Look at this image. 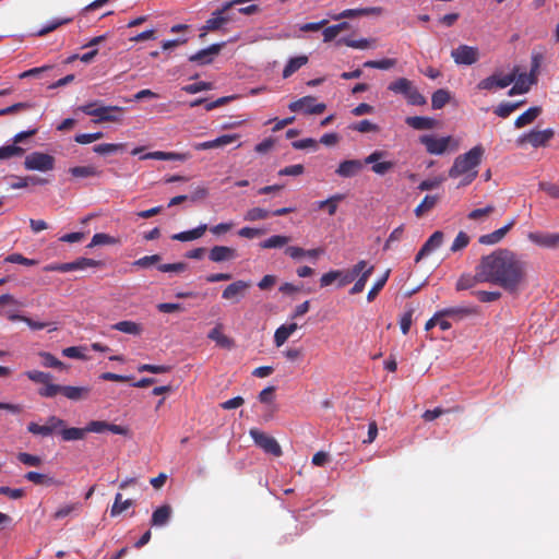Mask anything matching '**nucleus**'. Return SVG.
Wrapping results in <instances>:
<instances>
[{
	"label": "nucleus",
	"instance_id": "f257e3e1",
	"mask_svg": "<svg viewBox=\"0 0 559 559\" xmlns=\"http://www.w3.org/2000/svg\"><path fill=\"white\" fill-rule=\"evenodd\" d=\"M480 275L486 283L495 284L515 294L526 283L527 263L509 249H497L480 259Z\"/></svg>",
	"mask_w": 559,
	"mask_h": 559
},
{
	"label": "nucleus",
	"instance_id": "f03ea898",
	"mask_svg": "<svg viewBox=\"0 0 559 559\" xmlns=\"http://www.w3.org/2000/svg\"><path fill=\"white\" fill-rule=\"evenodd\" d=\"M485 148L481 145H476L468 152L459 155L449 169L450 178H460L461 182L459 187H465L471 185L478 175L477 167L481 163Z\"/></svg>",
	"mask_w": 559,
	"mask_h": 559
},
{
	"label": "nucleus",
	"instance_id": "7ed1b4c3",
	"mask_svg": "<svg viewBox=\"0 0 559 559\" xmlns=\"http://www.w3.org/2000/svg\"><path fill=\"white\" fill-rule=\"evenodd\" d=\"M78 110L84 112L85 115L96 117L93 121L95 123L109 121L116 122L120 120V116L123 112V108L119 106H98L97 102H92L85 105H82L78 108Z\"/></svg>",
	"mask_w": 559,
	"mask_h": 559
},
{
	"label": "nucleus",
	"instance_id": "20e7f679",
	"mask_svg": "<svg viewBox=\"0 0 559 559\" xmlns=\"http://www.w3.org/2000/svg\"><path fill=\"white\" fill-rule=\"evenodd\" d=\"M555 131L551 128L538 131V130H531L527 133L521 134L515 143L519 147H523L526 144H530L534 148L538 147H545L547 146L548 142L554 138Z\"/></svg>",
	"mask_w": 559,
	"mask_h": 559
},
{
	"label": "nucleus",
	"instance_id": "39448f33",
	"mask_svg": "<svg viewBox=\"0 0 559 559\" xmlns=\"http://www.w3.org/2000/svg\"><path fill=\"white\" fill-rule=\"evenodd\" d=\"M519 67H514L513 70L506 74L493 73L492 75L481 80L477 84L478 90L492 91L495 88H506L514 82L516 79V72Z\"/></svg>",
	"mask_w": 559,
	"mask_h": 559
},
{
	"label": "nucleus",
	"instance_id": "423d86ee",
	"mask_svg": "<svg viewBox=\"0 0 559 559\" xmlns=\"http://www.w3.org/2000/svg\"><path fill=\"white\" fill-rule=\"evenodd\" d=\"M249 435L253 439L254 443L259 448H261L265 453L276 457L283 454L282 448L275 438L255 428L250 429Z\"/></svg>",
	"mask_w": 559,
	"mask_h": 559
},
{
	"label": "nucleus",
	"instance_id": "0eeeda50",
	"mask_svg": "<svg viewBox=\"0 0 559 559\" xmlns=\"http://www.w3.org/2000/svg\"><path fill=\"white\" fill-rule=\"evenodd\" d=\"M55 162V157L49 154L33 152L25 157L24 167L27 170L49 171L53 169Z\"/></svg>",
	"mask_w": 559,
	"mask_h": 559
},
{
	"label": "nucleus",
	"instance_id": "6e6552de",
	"mask_svg": "<svg viewBox=\"0 0 559 559\" xmlns=\"http://www.w3.org/2000/svg\"><path fill=\"white\" fill-rule=\"evenodd\" d=\"M314 96H304L288 105V109L293 112H304L306 115H320L326 106L323 103H316Z\"/></svg>",
	"mask_w": 559,
	"mask_h": 559
},
{
	"label": "nucleus",
	"instance_id": "1a4fd4ad",
	"mask_svg": "<svg viewBox=\"0 0 559 559\" xmlns=\"http://www.w3.org/2000/svg\"><path fill=\"white\" fill-rule=\"evenodd\" d=\"M419 142L425 145L426 151L431 155H442L449 148L452 136L437 138L431 134H424L419 138Z\"/></svg>",
	"mask_w": 559,
	"mask_h": 559
},
{
	"label": "nucleus",
	"instance_id": "9d476101",
	"mask_svg": "<svg viewBox=\"0 0 559 559\" xmlns=\"http://www.w3.org/2000/svg\"><path fill=\"white\" fill-rule=\"evenodd\" d=\"M451 57L456 64L472 66L479 59V51L477 47L460 45L451 51Z\"/></svg>",
	"mask_w": 559,
	"mask_h": 559
},
{
	"label": "nucleus",
	"instance_id": "9b49d317",
	"mask_svg": "<svg viewBox=\"0 0 559 559\" xmlns=\"http://www.w3.org/2000/svg\"><path fill=\"white\" fill-rule=\"evenodd\" d=\"M386 153L384 151H374L364 159V163L371 164V170L377 175L383 176L394 168L393 162H381V158Z\"/></svg>",
	"mask_w": 559,
	"mask_h": 559
},
{
	"label": "nucleus",
	"instance_id": "f8f14e48",
	"mask_svg": "<svg viewBox=\"0 0 559 559\" xmlns=\"http://www.w3.org/2000/svg\"><path fill=\"white\" fill-rule=\"evenodd\" d=\"M98 264H99V262L95 261L93 259L80 258L73 262L49 265L46 267V270L66 273V272H71V271H76V270H83L86 267H94V266H97Z\"/></svg>",
	"mask_w": 559,
	"mask_h": 559
},
{
	"label": "nucleus",
	"instance_id": "ddd939ff",
	"mask_svg": "<svg viewBox=\"0 0 559 559\" xmlns=\"http://www.w3.org/2000/svg\"><path fill=\"white\" fill-rule=\"evenodd\" d=\"M527 238L538 247L547 249H555L559 247V233L532 231L527 235Z\"/></svg>",
	"mask_w": 559,
	"mask_h": 559
},
{
	"label": "nucleus",
	"instance_id": "4468645a",
	"mask_svg": "<svg viewBox=\"0 0 559 559\" xmlns=\"http://www.w3.org/2000/svg\"><path fill=\"white\" fill-rule=\"evenodd\" d=\"M229 9H225V4L214 11L212 13V16L205 22V25L203 26V31L205 32H214L217 29H221L224 25L231 22V16L228 14Z\"/></svg>",
	"mask_w": 559,
	"mask_h": 559
},
{
	"label": "nucleus",
	"instance_id": "2eb2a0df",
	"mask_svg": "<svg viewBox=\"0 0 559 559\" xmlns=\"http://www.w3.org/2000/svg\"><path fill=\"white\" fill-rule=\"evenodd\" d=\"M251 286L250 282L246 281H236L226 286V288L223 290L222 297L227 300H233L235 302H238L241 297H243L248 290V288Z\"/></svg>",
	"mask_w": 559,
	"mask_h": 559
},
{
	"label": "nucleus",
	"instance_id": "dca6fc26",
	"mask_svg": "<svg viewBox=\"0 0 559 559\" xmlns=\"http://www.w3.org/2000/svg\"><path fill=\"white\" fill-rule=\"evenodd\" d=\"M224 45L225 43L213 44L210 47L202 49L194 55H191L189 57V61L197 62L199 64H209L212 62L213 57L221 52Z\"/></svg>",
	"mask_w": 559,
	"mask_h": 559
},
{
	"label": "nucleus",
	"instance_id": "f3484780",
	"mask_svg": "<svg viewBox=\"0 0 559 559\" xmlns=\"http://www.w3.org/2000/svg\"><path fill=\"white\" fill-rule=\"evenodd\" d=\"M364 162L359 159H346L340 163L335 174L342 178H352L357 176L364 168Z\"/></svg>",
	"mask_w": 559,
	"mask_h": 559
},
{
	"label": "nucleus",
	"instance_id": "a211bd4d",
	"mask_svg": "<svg viewBox=\"0 0 559 559\" xmlns=\"http://www.w3.org/2000/svg\"><path fill=\"white\" fill-rule=\"evenodd\" d=\"M442 241L443 233L440 230L435 231L416 254L415 262L418 263L425 257L429 255L432 251L438 249L441 246Z\"/></svg>",
	"mask_w": 559,
	"mask_h": 559
},
{
	"label": "nucleus",
	"instance_id": "6ab92c4d",
	"mask_svg": "<svg viewBox=\"0 0 559 559\" xmlns=\"http://www.w3.org/2000/svg\"><path fill=\"white\" fill-rule=\"evenodd\" d=\"M481 272V264L480 262L475 267V274H463L460 276V278L456 282V290H465L474 287L477 283H486V280L484 277L479 276Z\"/></svg>",
	"mask_w": 559,
	"mask_h": 559
},
{
	"label": "nucleus",
	"instance_id": "aec40b11",
	"mask_svg": "<svg viewBox=\"0 0 559 559\" xmlns=\"http://www.w3.org/2000/svg\"><path fill=\"white\" fill-rule=\"evenodd\" d=\"M513 83L514 85L508 92L509 96L525 94L530 91L532 85L536 84L527 76V73H519V71L516 72V79Z\"/></svg>",
	"mask_w": 559,
	"mask_h": 559
},
{
	"label": "nucleus",
	"instance_id": "412c9836",
	"mask_svg": "<svg viewBox=\"0 0 559 559\" xmlns=\"http://www.w3.org/2000/svg\"><path fill=\"white\" fill-rule=\"evenodd\" d=\"M515 225V219H510L503 227L479 237V242L483 245H495L501 241L508 231Z\"/></svg>",
	"mask_w": 559,
	"mask_h": 559
},
{
	"label": "nucleus",
	"instance_id": "4be33fe9",
	"mask_svg": "<svg viewBox=\"0 0 559 559\" xmlns=\"http://www.w3.org/2000/svg\"><path fill=\"white\" fill-rule=\"evenodd\" d=\"M236 250L226 246H214L209 253L212 262H224L236 258Z\"/></svg>",
	"mask_w": 559,
	"mask_h": 559
},
{
	"label": "nucleus",
	"instance_id": "5701e85b",
	"mask_svg": "<svg viewBox=\"0 0 559 559\" xmlns=\"http://www.w3.org/2000/svg\"><path fill=\"white\" fill-rule=\"evenodd\" d=\"M405 123L415 130H431L437 127L438 121L431 117L413 116L407 117Z\"/></svg>",
	"mask_w": 559,
	"mask_h": 559
},
{
	"label": "nucleus",
	"instance_id": "b1692460",
	"mask_svg": "<svg viewBox=\"0 0 559 559\" xmlns=\"http://www.w3.org/2000/svg\"><path fill=\"white\" fill-rule=\"evenodd\" d=\"M90 392L88 386L62 385L61 394L71 401H81L87 399Z\"/></svg>",
	"mask_w": 559,
	"mask_h": 559
},
{
	"label": "nucleus",
	"instance_id": "393cba45",
	"mask_svg": "<svg viewBox=\"0 0 559 559\" xmlns=\"http://www.w3.org/2000/svg\"><path fill=\"white\" fill-rule=\"evenodd\" d=\"M206 230H207V225L201 224L191 230H186V231L174 234L171 236V239L178 240V241H192V240L201 238L205 234Z\"/></svg>",
	"mask_w": 559,
	"mask_h": 559
},
{
	"label": "nucleus",
	"instance_id": "a878e982",
	"mask_svg": "<svg viewBox=\"0 0 559 559\" xmlns=\"http://www.w3.org/2000/svg\"><path fill=\"white\" fill-rule=\"evenodd\" d=\"M540 114H542V107H539V106L531 107L515 119L514 127L518 129L524 128V127L531 124L532 122H534L535 119Z\"/></svg>",
	"mask_w": 559,
	"mask_h": 559
},
{
	"label": "nucleus",
	"instance_id": "bb28decb",
	"mask_svg": "<svg viewBox=\"0 0 559 559\" xmlns=\"http://www.w3.org/2000/svg\"><path fill=\"white\" fill-rule=\"evenodd\" d=\"M298 329L297 323L282 324L274 333V343L276 347H281L289 338L290 335Z\"/></svg>",
	"mask_w": 559,
	"mask_h": 559
},
{
	"label": "nucleus",
	"instance_id": "cd10ccee",
	"mask_svg": "<svg viewBox=\"0 0 559 559\" xmlns=\"http://www.w3.org/2000/svg\"><path fill=\"white\" fill-rule=\"evenodd\" d=\"M171 507L164 504L158 507L152 514L151 525L152 526H164L168 523L171 516Z\"/></svg>",
	"mask_w": 559,
	"mask_h": 559
},
{
	"label": "nucleus",
	"instance_id": "c85d7f7f",
	"mask_svg": "<svg viewBox=\"0 0 559 559\" xmlns=\"http://www.w3.org/2000/svg\"><path fill=\"white\" fill-rule=\"evenodd\" d=\"M308 60V57L305 55L290 58L283 70V78L287 79L292 76L301 67L306 66Z\"/></svg>",
	"mask_w": 559,
	"mask_h": 559
},
{
	"label": "nucleus",
	"instance_id": "c756f323",
	"mask_svg": "<svg viewBox=\"0 0 559 559\" xmlns=\"http://www.w3.org/2000/svg\"><path fill=\"white\" fill-rule=\"evenodd\" d=\"M111 329L135 336L141 335L143 332V326L140 323L129 320L117 322L111 326Z\"/></svg>",
	"mask_w": 559,
	"mask_h": 559
},
{
	"label": "nucleus",
	"instance_id": "7c9ffc66",
	"mask_svg": "<svg viewBox=\"0 0 559 559\" xmlns=\"http://www.w3.org/2000/svg\"><path fill=\"white\" fill-rule=\"evenodd\" d=\"M24 478L28 481L36 484V485H46V486L61 485V483L59 480L55 479L53 477H49L45 474H40L37 472H27L24 475Z\"/></svg>",
	"mask_w": 559,
	"mask_h": 559
},
{
	"label": "nucleus",
	"instance_id": "2f4dec72",
	"mask_svg": "<svg viewBox=\"0 0 559 559\" xmlns=\"http://www.w3.org/2000/svg\"><path fill=\"white\" fill-rule=\"evenodd\" d=\"M412 87H413V82L411 80H408L406 78H400V79L391 82L388 86V90L395 94H401L404 97H406Z\"/></svg>",
	"mask_w": 559,
	"mask_h": 559
},
{
	"label": "nucleus",
	"instance_id": "473e14b6",
	"mask_svg": "<svg viewBox=\"0 0 559 559\" xmlns=\"http://www.w3.org/2000/svg\"><path fill=\"white\" fill-rule=\"evenodd\" d=\"M132 506H133V500H131V499L123 500L122 495L120 492H118L115 496V501L110 509V516H112V518L118 516L119 514H121L123 511H126L127 509H129Z\"/></svg>",
	"mask_w": 559,
	"mask_h": 559
},
{
	"label": "nucleus",
	"instance_id": "72a5a7b5",
	"mask_svg": "<svg viewBox=\"0 0 559 559\" xmlns=\"http://www.w3.org/2000/svg\"><path fill=\"white\" fill-rule=\"evenodd\" d=\"M451 95L448 90L439 88L431 96L432 109H441L450 102Z\"/></svg>",
	"mask_w": 559,
	"mask_h": 559
},
{
	"label": "nucleus",
	"instance_id": "f704fd0d",
	"mask_svg": "<svg viewBox=\"0 0 559 559\" xmlns=\"http://www.w3.org/2000/svg\"><path fill=\"white\" fill-rule=\"evenodd\" d=\"M439 201L438 195H426L424 200L416 206L414 213L417 217H421L426 212L432 210Z\"/></svg>",
	"mask_w": 559,
	"mask_h": 559
},
{
	"label": "nucleus",
	"instance_id": "c9c22d12",
	"mask_svg": "<svg viewBox=\"0 0 559 559\" xmlns=\"http://www.w3.org/2000/svg\"><path fill=\"white\" fill-rule=\"evenodd\" d=\"M60 435L64 441L82 440L85 438L86 428L85 427L84 428H76V427L66 428V427H63L60 430Z\"/></svg>",
	"mask_w": 559,
	"mask_h": 559
},
{
	"label": "nucleus",
	"instance_id": "e433bc0d",
	"mask_svg": "<svg viewBox=\"0 0 559 559\" xmlns=\"http://www.w3.org/2000/svg\"><path fill=\"white\" fill-rule=\"evenodd\" d=\"M69 173L75 178H87L99 176L102 171H99L94 166H75L69 169Z\"/></svg>",
	"mask_w": 559,
	"mask_h": 559
},
{
	"label": "nucleus",
	"instance_id": "4c0bfd02",
	"mask_svg": "<svg viewBox=\"0 0 559 559\" xmlns=\"http://www.w3.org/2000/svg\"><path fill=\"white\" fill-rule=\"evenodd\" d=\"M207 336L210 340L216 342V344L223 348H231L234 345L233 340L224 335L221 332L219 326L212 329Z\"/></svg>",
	"mask_w": 559,
	"mask_h": 559
},
{
	"label": "nucleus",
	"instance_id": "58836bf2",
	"mask_svg": "<svg viewBox=\"0 0 559 559\" xmlns=\"http://www.w3.org/2000/svg\"><path fill=\"white\" fill-rule=\"evenodd\" d=\"M47 183V180L44 178H39L37 176H26L22 178H17L15 182L11 185L13 189H22L28 186H40Z\"/></svg>",
	"mask_w": 559,
	"mask_h": 559
},
{
	"label": "nucleus",
	"instance_id": "ea45409f",
	"mask_svg": "<svg viewBox=\"0 0 559 559\" xmlns=\"http://www.w3.org/2000/svg\"><path fill=\"white\" fill-rule=\"evenodd\" d=\"M290 238L284 235H274L260 243L263 249L282 248L289 242Z\"/></svg>",
	"mask_w": 559,
	"mask_h": 559
},
{
	"label": "nucleus",
	"instance_id": "a19ab883",
	"mask_svg": "<svg viewBox=\"0 0 559 559\" xmlns=\"http://www.w3.org/2000/svg\"><path fill=\"white\" fill-rule=\"evenodd\" d=\"M439 326L442 331H447L451 328V323L444 319L443 314H441V311L437 312L432 318H430L426 324L425 330L429 331L435 326Z\"/></svg>",
	"mask_w": 559,
	"mask_h": 559
},
{
	"label": "nucleus",
	"instance_id": "79ce46f5",
	"mask_svg": "<svg viewBox=\"0 0 559 559\" xmlns=\"http://www.w3.org/2000/svg\"><path fill=\"white\" fill-rule=\"evenodd\" d=\"M374 267L373 265H370L367 270L362 272V274L358 277L354 286L350 288L349 294L350 295H357L361 293L366 286V283L370 275L372 274Z\"/></svg>",
	"mask_w": 559,
	"mask_h": 559
},
{
	"label": "nucleus",
	"instance_id": "37998d69",
	"mask_svg": "<svg viewBox=\"0 0 559 559\" xmlns=\"http://www.w3.org/2000/svg\"><path fill=\"white\" fill-rule=\"evenodd\" d=\"M271 215V212L262 207H252L248 210L243 216L245 221L255 222L266 219Z\"/></svg>",
	"mask_w": 559,
	"mask_h": 559
},
{
	"label": "nucleus",
	"instance_id": "c03bdc74",
	"mask_svg": "<svg viewBox=\"0 0 559 559\" xmlns=\"http://www.w3.org/2000/svg\"><path fill=\"white\" fill-rule=\"evenodd\" d=\"M124 148V144L122 143H103L97 144L93 147V151L100 155L111 154L119 151H122Z\"/></svg>",
	"mask_w": 559,
	"mask_h": 559
},
{
	"label": "nucleus",
	"instance_id": "a18cd8bd",
	"mask_svg": "<svg viewBox=\"0 0 559 559\" xmlns=\"http://www.w3.org/2000/svg\"><path fill=\"white\" fill-rule=\"evenodd\" d=\"M41 365L46 368L61 369L64 367L63 362L48 352H40Z\"/></svg>",
	"mask_w": 559,
	"mask_h": 559
},
{
	"label": "nucleus",
	"instance_id": "49530a36",
	"mask_svg": "<svg viewBox=\"0 0 559 559\" xmlns=\"http://www.w3.org/2000/svg\"><path fill=\"white\" fill-rule=\"evenodd\" d=\"M396 63L395 59L385 58L382 60H369L364 63L365 68L388 70L394 67Z\"/></svg>",
	"mask_w": 559,
	"mask_h": 559
},
{
	"label": "nucleus",
	"instance_id": "de8ad7c7",
	"mask_svg": "<svg viewBox=\"0 0 559 559\" xmlns=\"http://www.w3.org/2000/svg\"><path fill=\"white\" fill-rule=\"evenodd\" d=\"M23 154L24 150L15 144L0 147V159H9L14 156H22Z\"/></svg>",
	"mask_w": 559,
	"mask_h": 559
},
{
	"label": "nucleus",
	"instance_id": "09e8293b",
	"mask_svg": "<svg viewBox=\"0 0 559 559\" xmlns=\"http://www.w3.org/2000/svg\"><path fill=\"white\" fill-rule=\"evenodd\" d=\"M338 43H343L347 47L355 48V49H366L371 46L372 43H374V39H352V38H342Z\"/></svg>",
	"mask_w": 559,
	"mask_h": 559
},
{
	"label": "nucleus",
	"instance_id": "8fccbe9b",
	"mask_svg": "<svg viewBox=\"0 0 559 559\" xmlns=\"http://www.w3.org/2000/svg\"><path fill=\"white\" fill-rule=\"evenodd\" d=\"M405 98L413 106H424L427 103L426 97L414 85Z\"/></svg>",
	"mask_w": 559,
	"mask_h": 559
},
{
	"label": "nucleus",
	"instance_id": "3c124183",
	"mask_svg": "<svg viewBox=\"0 0 559 559\" xmlns=\"http://www.w3.org/2000/svg\"><path fill=\"white\" fill-rule=\"evenodd\" d=\"M349 128L361 133L379 131V127L367 119L355 122Z\"/></svg>",
	"mask_w": 559,
	"mask_h": 559
},
{
	"label": "nucleus",
	"instance_id": "603ef678",
	"mask_svg": "<svg viewBox=\"0 0 559 559\" xmlns=\"http://www.w3.org/2000/svg\"><path fill=\"white\" fill-rule=\"evenodd\" d=\"M62 392V385L53 384L51 381L46 382L43 388L38 390V394L43 397H55Z\"/></svg>",
	"mask_w": 559,
	"mask_h": 559
},
{
	"label": "nucleus",
	"instance_id": "864d4df0",
	"mask_svg": "<svg viewBox=\"0 0 559 559\" xmlns=\"http://www.w3.org/2000/svg\"><path fill=\"white\" fill-rule=\"evenodd\" d=\"M389 278V271H386L371 287V289L368 292L367 299L368 301H372L378 294L381 292V289L384 287L386 281Z\"/></svg>",
	"mask_w": 559,
	"mask_h": 559
},
{
	"label": "nucleus",
	"instance_id": "5fc2aeb1",
	"mask_svg": "<svg viewBox=\"0 0 559 559\" xmlns=\"http://www.w3.org/2000/svg\"><path fill=\"white\" fill-rule=\"evenodd\" d=\"M25 376L33 382L45 384L46 382L51 381L52 376L48 372H43L39 370H29L25 372Z\"/></svg>",
	"mask_w": 559,
	"mask_h": 559
},
{
	"label": "nucleus",
	"instance_id": "6e6d98bb",
	"mask_svg": "<svg viewBox=\"0 0 559 559\" xmlns=\"http://www.w3.org/2000/svg\"><path fill=\"white\" fill-rule=\"evenodd\" d=\"M17 460L26 466H39L43 463L41 457L38 455L21 452L17 454Z\"/></svg>",
	"mask_w": 559,
	"mask_h": 559
},
{
	"label": "nucleus",
	"instance_id": "4d7b16f0",
	"mask_svg": "<svg viewBox=\"0 0 559 559\" xmlns=\"http://www.w3.org/2000/svg\"><path fill=\"white\" fill-rule=\"evenodd\" d=\"M469 242V237L466 233L460 231L452 242L451 251L456 252L464 249Z\"/></svg>",
	"mask_w": 559,
	"mask_h": 559
},
{
	"label": "nucleus",
	"instance_id": "13d9d810",
	"mask_svg": "<svg viewBox=\"0 0 559 559\" xmlns=\"http://www.w3.org/2000/svg\"><path fill=\"white\" fill-rule=\"evenodd\" d=\"M481 302H492L501 297L500 292L477 290L473 293Z\"/></svg>",
	"mask_w": 559,
	"mask_h": 559
},
{
	"label": "nucleus",
	"instance_id": "bf43d9fd",
	"mask_svg": "<svg viewBox=\"0 0 559 559\" xmlns=\"http://www.w3.org/2000/svg\"><path fill=\"white\" fill-rule=\"evenodd\" d=\"M27 431L35 436H41V437L51 436V429H49L46 425H38L33 421L27 425Z\"/></svg>",
	"mask_w": 559,
	"mask_h": 559
},
{
	"label": "nucleus",
	"instance_id": "052dcab7",
	"mask_svg": "<svg viewBox=\"0 0 559 559\" xmlns=\"http://www.w3.org/2000/svg\"><path fill=\"white\" fill-rule=\"evenodd\" d=\"M209 90H212V83L210 82H197L193 84L185 85L182 87V91H185L188 94H195Z\"/></svg>",
	"mask_w": 559,
	"mask_h": 559
},
{
	"label": "nucleus",
	"instance_id": "680f3d73",
	"mask_svg": "<svg viewBox=\"0 0 559 559\" xmlns=\"http://www.w3.org/2000/svg\"><path fill=\"white\" fill-rule=\"evenodd\" d=\"M140 372L165 373L170 370L169 366L143 364L138 367Z\"/></svg>",
	"mask_w": 559,
	"mask_h": 559
},
{
	"label": "nucleus",
	"instance_id": "e2e57ef3",
	"mask_svg": "<svg viewBox=\"0 0 559 559\" xmlns=\"http://www.w3.org/2000/svg\"><path fill=\"white\" fill-rule=\"evenodd\" d=\"M104 136L103 132H95V133H82L78 134L74 138V141L79 144H90L94 141H97Z\"/></svg>",
	"mask_w": 559,
	"mask_h": 559
},
{
	"label": "nucleus",
	"instance_id": "0e129e2a",
	"mask_svg": "<svg viewBox=\"0 0 559 559\" xmlns=\"http://www.w3.org/2000/svg\"><path fill=\"white\" fill-rule=\"evenodd\" d=\"M160 259L162 258L159 254L145 255V257H142V258L135 260L133 262V265L139 266V267H150L151 265L159 262Z\"/></svg>",
	"mask_w": 559,
	"mask_h": 559
},
{
	"label": "nucleus",
	"instance_id": "69168bd1",
	"mask_svg": "<svg viewBox=\"0 0 559 559\" xmlns=\"http://www.w3.org/2000/svg\"><path fill=\"white\" fill-rule=\"evenodd\" d=\"M413 314L414 310L409 309L403 313L400 320V328L404 335H406L409 332L412 321H413Z\"/></svg>",
	"mask_w": 559,
	"mask_h": 559
},
{
	"label": "nucleus",
	"instance_id": "338daca9",
	"mask_svg": "<svg viewBox=\"0 0 559 559\" xmlns=\"http://www.w3.org/2000/svg\"><path fill=\"white\" fill-rule=\"evenodd\" d=\"M538 187L540 190L545 191L550 198L559 199V186L558 185L547 182V181H542V182H539Z\"/></svg>",
	"mask_w": 559,
	"mask_h": 559
},
{
	"label": "nucleus",
	"instance_id": "774afa93",
	"mask_svg": "<svg viewBox=\"0 0 559 559\" xmlns=\"http://www.w3.org/2000/svg\"><path fill=\"white\" fill-rule=\"evenodd\" d=\"M515 110V106L511 105V103H501L499 104L493 112L500 118H508Z\"/></svg>",
	"mask_w": 559,
	"mask_h": 559
}]
</instances>
